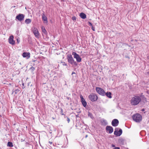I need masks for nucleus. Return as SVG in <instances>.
I'll list each match as a JSON object with an SVG mask.
<instances>
[{
  "instance_id": "nucleus-5",
  "label": "nucleus",
  "mask_w": 149,
  "mask_h": 149,
  "mask_svg": "<svg viewBox=\"0 0 149 149\" xmlns=\"http://www.w3.org/2000/svg\"><path fill=\"white\" fill-rule=\"evenodd\" d=\"M72 55L74 56V58H75L76 61L78 62H80L81 61V58L79 55L77 54L76 52H73Z\"/></svg>"
},
{
  "instance_id": "nucleus-18",
  "label": "nucleus",
  "mask_w": 149,
  "mask_h": 149,
  "mask_svg": "<svg viewBox=\"0 0 149 149\" xmlns=\"http://www.w3.org/2000/svg\"><path fill=\"white\" fill-rule=\"evenodd\" d=\"M42 32L45 34L47 35V31L45 30V28L44 26H42Z\"/></svg>"
},
{
  "instance_id": "nucleus-21",
  "label": "nucleus",
  "mask_w": 149,
  "mask_h": 149,
  "mask_svg": "<svg viewBox=\"0 0 149 149\" xmlns=\"http://www.w3.org/2000/svg\"><path fill=\"white\" fill-rule=\"evenodd\" d=\"M20 91L18 89H17L15 90V91H13V92L15 93V94H16L18 93Z\"/></svg>"
},
{
  "instance_id": "nucleus-16",
  "label": "nucleus",
  "mask_w": 149,
  "mask_h": 149,
  "mask_svg": "<svg viewBox=\"0 0 149 149\" xmlns=\"http://www.w3.org/2000/svg\"><path fill=\"white\" fill-rule=\"evenodd\" d=\"M79 16L81 18L83 19H85L86 17V15L83 13H80Z\"/></svg>"
},
{
  "instance_id": "nucleus-28",
  "label": "nucleus",
  "mask_w": 149,
  "mask_h": 149,
  "mask_svg": "<svg viewBox=\"0 0 149 149\" xmlns=\"http://www.w3.org/2000/svg\"><path fill=\"white\" fill-rule=\"evenodd\" d=\"M68 123H69V122H70V119L69 118H68Z\"/></svg>"
},
{
  "instance_id": "nucleus-9",
  "label": "nucleus",
  "mask_w": 149,
  "mask_h": 149,
  "mask_svg": "<svg viewBox=\"0 0 149 149\" xmlns=\"http://www.w3.org/2000/svg\"><path fill=\"white\" fill-rule=\"evenodd\" d=\"M33 31L36 37L38 38L39 33L37 29L36 28L34 27L33 29Z\"/></svg>"
},
{
  "instance_id": "nucleus-24",
  "label": "nucleus",
  "mask_w": 149,
  "mask_h": 149,
  "mask_svg": "<svg viewBox=\"0 0 149 149\" xmlns=\"http://www.w3.org/2000/svg\"><path fill=\"white\" fill-rule=\"evenodd\" d=\"M72 20L73 21L76 20V18L75 17H72Z\"/></svg>"
},
{
  "instance_id": "nucleus-39",
  "label": "nucleus",
  "mask_w": 149,
  "mask_h": 149,
  "mask_svg": "<svg viewBox=\"0 0 149 149\" xmlns=\"http://www.w3.org/2000/svg\"><path fill=\"white\" fill-rule=\"evenodd\" d=\"M148 149H149V148Z\"/></svg>"
},
{
  "instance_id": "nucleus-37",
  "label": "nucleus",
  "mask_w": 149,
  "mask_h": 149,
  "mask_svg": "<svg viewBox=\"0 0 149 149\" xmlns=\"http://www.w3.org/2000/svg\"><path fill=\"white\" fill-rule=\"evenodd\" d=\"M144 110L143 109H142V111H143Z\"/></svg>"
},
{
  "instance_id": "nucleus-29",
  "label": "nucleus",
  "mask_w": 149,
  "mask_h": 149,
  "mask_svg": "<svg viewBox=\"0 0 149 149\" xmlns=\"http://www.w3.org/2000/svg\"><path fill=\"white\" fill-rule=\"evenodd\" d=\"M111 146H112V147H115V146L114 145L112 144Z\"/></svg>"
},
{
  "instance_id": "nucleus-8",
  "label": "nucleus",
  "mask_w": 149,
  "mask_h": 149,
  "mask_svg": "<svg viewBox=\"0 0 149 149\" xmlns=\"http://www.w3.org/2000/svg\"><path fill=\"white\" fill-rule=\"evenodd\" d=\"M80 98H81V102L84 107H86L87 105V102L85 101V99L84 98L83 96L82 95L80 96Z\"/></svg>"
},
{
  "instance_id": "nucleus-32",
  "label": "nucleus",
  "mask_w": 149,
  "mask_h": 149,
  "mask_svg": "<svg viewBox=\"0 0 149 149\" xmlns=\"http://www.w3.org/2000/svg\"><path fill=\"white\" fill-rule=\"evenodd\" d=\"M74 74H75V73L73 72L72 73V75Z\"/></svg>"
},
{
  "instance_id": "nucleus-13",
  "label": "nucleus",
  "mask_w": 149,
  "mask_h": 149,
  "mask_svg": "<svg viewBox=\"0 0 149 149\" xmlns=\"http://www.w3.org/2000/svg\"><path fill=\"white\" fill-rule=\"evenodd\" d=\"M22 56L24 58H26L28 59L30 57V54L29 52H24Z\"/></svg>"
},
{
  "instance_id": "nucleus-7",
  "label": "nucleus",
  "mask_w": 149,
  "mask_h": 149,
  "mask_svg": "<svg viewBox=\"0 0 149 149\" xmlns=\"http://www.w3.org/2000/svg\"><path fill=\"white\" fill-rule=\"evenodd\" d=\"M24 17V15L22 14H19L16 17V19L19 21L21 22L23 21Z\"/></svg>"
},
{
  "instance_id": "nucleus-12",
  "label": "nucleus",
  "mask_w": 149,
  "mask_h": 149,
  "mask_svg": "<svg viewBox=\"0 0 149 149\" xmlns=\"http://www.w3.org/2000/svg\"><path fill=\"white\" fill-rule=\"evenodd\" d=\"M122 130L120 129L118 131H116V130L114 132V134L115 135H116L117 136H119L122 134Z\"/></svg>"
},
{
  "instance_id": "nucleus-26",
  "label": "nucleus",
  "mask_w": 149,
  "mask_h": 149,
  "mask_svg": "<svg viewBox=\"0 0 149 149\" xmlns=\"http://www.w3.org/2000/svg\"><path fill=\"white\" fill-rule=\"evenodd\" d=\"M120 148L119 147H115L114 149H120Z\"/></svg>"
},
{
  "instance_id": "nucleus-34",
  "label": "nucleus",
  "mask_w": 149,
  "mask_h": 149,
  "mask_svg": "<svg viewBox=\"0 0 149 149\" xmlns=\"http://www.w3.org/2000/svg\"><path fill=\"white\" fill-rule=\"evenodd\" d=\"M17 41L19 43V40H18V39H17Z\"/></svg>"
},
{
  "instance_id": "nucleus-2",
  "label": "nucleus",
  "mask_w": 149,
  "mask_h": 149,
  "mask_svg": "<svg viewBox=\"0 0 149 149\" xmlns=\"http://www.w3.org/2000/svg\"><path fill=\"white\" fill-rule=\"evenodd\" d=\"M67 59L68 60V62L71 64L75 65H77L76 62L74 61L71 54L68 55L67 56Z\"/></svg>"
},
{
  "instance_id": "nucleus-3",
  "label": "nucleus",
  "mask_w": 149,
  "mask_h": 149,
  "mask_svg": "<svg viewBox=\"0 0 149 149\" xmlns=\"http://www.w3.org/2000/svg\"><path fill=\"white\" fill-rule=\"evenodd\" d=\"M132 118L133 120L136 122H139L142 119V117L141 115L137 113L134 115Z\"/></svg>"
},
{
  "instance_id": "nucleus-14",
  "label": "nucleus",
  "mask_w": 149,
  "mask_h": 149,
  "mask_svg": "<svg viewBox=\"0 0 149 149\" xmlns=\"http://www.w3.org/2000/svg\"><path fill=\"white\" fill-rule=\"evenodd\" d=\"M106 130L107 131H108L109 133L110 134L113 131V128L110 126H107L106 127Z\"/></svg>"
},
{
  "instance_id": "nucleus-31",
  "label": "nucleus",
  "mask_w": 149,
  "mask_h": 149,
  "mask_svg": "<svg viewBox=\"0 0 149 149\" xmlns=\"http://www.w3.org/2000/svg\"><path fill=\"white\" fill-rule=\"evenodd\" d=\"M49 143L50 144H52V142H50V141H49Z\"/></svg>"
},
{
  "instance_id": "nucleus-11",
  "label": "nucleus",
  "mask_w": 149,
  "mask_h": 149,
  "mask_svg": "<svg viewBox=\"0 0 149 149\" xmlns=\"http://www.w3.org/2000/svg\"><path fill=\"white\" fill-rule=\"evenodd\" d=\"M118 123L119 122L118 120L116 119H114L112 121L111 124L113 126L115 127L117 126L118 125Z\"/></svg>"
},
{
  "instance_id": "nucleus-30",
  "label": "nucleus",
  "mask_w": 149,
  "mask_h": 149,
  "mask_svg": "<svg viewBox=\"0 0 149 149\" xmlns=\"http://www.w3.org/2000/svg\"><path fill=\"white\" fill-rule=\"evenodd\" d=\"M92 29L93 30V31H95V29H94V28L92 27Z\"/></svg>"
},
{
  "instance_id": "nucleus-33",
  "label": "nucleus",
  "mask_w": 149,
  "mask_h": 149,
  "mask_svg": "<svg viewBox=\"0 0 149 149\" xmlns=\"http://www.w3.org/2000/svg\"><path fill=\"white\" fill-rule=\"evenodd\" d=\"M103 121H104V122H105H105H106V123H107V121H106V120H103Z\"/></svg>"
},
{
  "instance_id": "nucleus-4",
  "label": "nucleus",
  "mask_w": 149,
  "mask_h": 149,
  "mask_svg": "<svg viewBox=\"0 0 149 149\" xmlns=\"http://www.w3.org/2000/svg\"><path fill=\"white\" fill-rule=\"evenodd\" d=\"M96 90L99 94L102 96L105 95V92L102 88L100 87H96Z\"/></svg>"
},
{
  "instance_id": "nucleus-27",
  "label": "nucleus",
  "mask_w": 149,
  "mask_h": 149,
  "mask_svg": "<svg viewBox=\"0 0 149 149\" xmlns=\"http://www.w3.org/2000/svg\"><path fill=\"white\" fill-rule=\"evenodd\" d=\"M88 23L90 26H92V24L90 22H89Z\"/></svg>"
},
{
  "instance_id": "nucleus-17",
  "label": "nucleus",
  "mask_w": 149,
  "mask_h": 149,
  "mask_svg": "<svg viewBox=\"0 0 149 149\" xmlns=\"http://www.w3.org/2000/svg\"><path fill=\"white\" fill-rule=\"evenodd\" d=\"M105 95H106L109 98H111L112 97L111 96V93L110 92H107L106 93H105Z\"/></svg>"
},
{
  "instance_id": "nucleus-36",
  "label": "nucleus",
  "mask_w": 149,
  "mask_h": 149,
  "mask_svg": "<svg viewBox=\"0 0 149 149\" xmlns=\"http://www.w3.org/2000/svg\"><path fill=\"white\" fill-rule=\"evenodd\" d=\"M87 136H88V135H86V138Z\"/></svg>"
},
{
  "instance_id": "nucleus-15",
  "label": "nucleus",
  "mask_w": 149,
  "mask_h": 149,
  "mask_svg": "<svg viewBox=\"0 0 149 149\" xmlns=\"http://www.w3.org/2000/svg\"><path fill=\"white\" fill-rule=\"evenodd\" d=\"M42 19L44 22L47 23V17L45 16L44 13L42 14Z\"/></svg>"
},
{
  "instance_id": "nucleus-1",
  "label": "nucleus",
  "mask_w": 149,
  "mask_h": 149,
  "mask_svg": "<svg viewBox=\"0 0 149 149\" xmlns=\"http://www.w3.org/2000/svg\"><path fill=\"white\" fill-rule=\"evenodd\" d=\"M141 100V98L140 96H135L132 98L130 100V103L132 105H136L138 104Z\"/></svg>"
},
{
  "instance_id": "nucleus-35",
  "label": "nucleus",
  "mask_w": 149,
  "mask_h": 149,
  "mask_svg": "<svg viewBox=\"0 0 149 149\" xmlns=\"http://www.w3.org/2000/svg\"><path fill=\"white\" fill-rule=\"evenodd\" d=\"M147 93H149V91H147Z\"/></svg>"
},
{
  "instance_id": "nucleus-23",
  "label": "nucleus",
  "mask_w": 149,
  "mask_h": 149,
  "mask_svg": "<svg viewBox=\"0 0 149 149\" xmlns=\"http://www.w3.org/2000/svg\"><path fill=\"white\" fill-rule=\"evenodd\" d=\"M61 63L63 65L67 66V64L64 62H62Z\"/></svg>"
},
{
  "instance_id": "nucleus-20",
  "label": "nucleus",
  "mask_w": 149,
  "mask_h": 149,
  "mask_svg": "<svg viewBox=\"0 0 149 149\" xmlns=\"http://www.w3.org/2000/svg\"><path fill=\"white\" fill-rule=\"evenodd\" d=\"M7 146L9 147H12L13 146V143L10 142H8L7 143Z\"/></svg>"
},
{
  "instance_id": "nucleus-10",
  "label": "nucleus",
  "mask_w": 149,
  "mask_h": 149,
  "mask_svg": "<svg viewBox=\"0 0 149 149\" xmlns=\"http://www.w3.org/2000/svg\"><path fill=\"white\" fill-rule=\"evenodd\" d=\"M13 38H14V37H13V36H11L8 39L9 43L10 44H11L13 45H14L15 43V42L13 40Z\"/></svg>"
},
{
  "instance_id": "nucleus-25",
  "label": "nucleus",
  "mask_w": 149,
  "mask_h": 149,
  "mask_svg": "<svg viewBox=\"0 0 149 149\" xmlns=\"http://www.w3.org/2000/svg\"><path fill=\"white\" fill-rule=\"evenodd\" d=\"M30 69L32 71H34L35 69L34 68L32 67L30 68Z\"/></svg>"
},
{
  "instance_id": "nucleus-22",
  "label": "nucleus",
  "mask_w": 149,
  "mask_h": 149,
  "mask_svg": "<svg viewBox=\"0 0 149 149\" xmlns=\"http://www.w3.org/2000/svg\"><path fill=\"white\" fill-rule=\"evenodd\" d=\"M88 115L89 116H90L92 118H93V116L92 113L89 112H88Z\"/></svg>"
},
{
  "instance_id": "nucleus-19",
  "label": "nucleus",
  "mask_w": 149,
  "mask_h": 149,
  "mask_svg": "<svg viewBox=\"0 0 149 149\" xmlns=\"http://www.w3.org/2000/svg\"><path fill=\"white\" fill-rule=\"evenodd\" d=\"M31 22V20L30 19H26L25 21V22L27 24H29Z\"/></svg>"
},
{
  "instance_id": "nucleus-6",
  "label": "nucleus",
  "mask_w": 149,
  "mask_h": 149,
  "mask_svg": "<svg viewBox=\"0 0 149 149\" xmlns=\"http://www.w3.org/2000/svg\"><path fill=\"white\" fill-rule=\"evenodd\" d=\"M88 97L89 99L92 102L96 101L97 99V96L93 93L91 94Z\"/></svg>"
},
{
  "instance_id": "nucleus-38",
  "label": "nucleus",
  "mask_w": 149,
  "mask_h": 149,
  "mask_svg": "<svg viewBox=\"0 0 149 149\" xmlns=\"http://www.w3.org/2000/svg\"><path fill=\"white\" fill-rule=\"evenodd\" d=\"M22 88H24V87H22Z\"/></svg>"
}]
</instances>
